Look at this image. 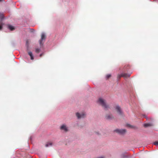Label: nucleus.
<instances>
[{
    "instance_id": "f257e3e1",
    "label": "nucleus",
    "mask_w": 158,
    "mask_h": 158,
    "mask_svg": "<svg viewBox=\"0 0 158 158\" xmlns=\"http://www.w3.org/2000/svg\"><path fill=\"white\" fill-rule=\"evenodd\" d=\"M129 67V65H126L125 66L123 67H121L119 68V69L120 71V72L122 73L119 74H118L117 76V78L119 79L121 77H123L125 78H127L130 77V74H128L127 73H124L128 71Z\"/></svg>"
},
{
    "instance_id": "f03ea898",
    "label": "nucleus",
    "mask_w": 158,
    "mask_h": 158,
    "mask_svg": "<svg viewBox=\"0 0 158 158\" xmlns=\"http://www.w3.org/2000/svg\"><path fill=\"white\" fill-rule=\"evenodd\" d=\"M97 102L105 110H107L110 108L109 105L107 104L106 100L102 98H99L98 99Z\"/></svg>"
},
{
    "instance_id": "7ed1b4c3",
    "label": "nucleus",
    "mask_w": 158,
    "mask_h": 158,
    "mask_svg": "<svg viewBox=\"0 0 158 158\" xmlns=\"http://www.w3.org/2000/svg\"><path fill=\"white\" fill-rule=\"evenodd\" d=\"M76 115L78 119L84 118L85 117L86 114L84 112H77Z\"/></svg>"
},
{
    "instance_id": "20e7f679",
    "label": "nucleus",
    "mask_w": 158,
    "mask_h": 158,
    "mask_svg": "<svg viewBox=\"0 0 158 158\" xmlns=\"http://www.w3.org/2000/svg\"><path fill=\"white\" fill-rule=\"evenodd\" d=\"M114 132H115L120 135H124L126 132V130L125 129H116L114 131Z\"/></svg>"
},
{
    "instance_id": "39448f33",
    "label": "nucleus",
    "mask_w": 158,
    "mask_h": 158,
    "mask_svg": "<svg viewBox=\"0 0 158 158\" xmlns=\"http://www.w3.org/2000/svg\"><path fill=\"white\" fill-rule=\"evenodd\" d=\"M46 39L45 35L44 33H43L41 35V39L39 40L40 45L41 46H43L44 43H42L43 41H45Z\"/></svg>"
},
{
    "instance_id": "423d86ee",
    "label": "nucleus",
    "mask_w": 158,
    "mask_h": 158,
    "mask_svg": "<svg viewBox=\"0 0 158 158\" xmlns=\"http://www.w3.org/2000/svg\"><path fill=\"white\" fill-rule=\"evenodd\" d=\"M115 109L117 113L120 115H122L123 114V111L121 107L118 105L116 106Z\"/></svg>"
},
{
    "instance_id": "0eeeda50",
    "label": "nucleus",
    "mask_w": 158,
    "mask_h": 158,
    "mask_svg": "<svg viewBox=\"0 0 158 158\" xmlns=\"http://www.w3.org/2000/svg\"><path fill=\"white\" fill-rule=\"evenodd\" d=\"M60 129L66 132L68 131V127L64 124H63L60 127Z\"/></svg>"
},
{
    "instance_id": "6e6552de",
    "label": "nucleus",
    "mask_w": 158,
    "mask_h": 158,
    "mask_svg": "<svg viewBox=\"0 0 158 158\" xmlns=\"http://www.w3.org/2000/svg\"><path fill=\"white\" fill-rule=\"evenodd\" d=\"M106 118L108 120H112L113 118V116L112 114H107L106 116Z\"/></svg>"
},
{
    "instance_id": "1a4fd4ad",
    "label": "nucleus",
    "mask_w": 158,
    "mask_h": 158,
    "mask_svg": "<svg viewBox=\"0 0 158 158\" xmlns=\"http://www.w3.org/2000/svg\"><path fill=\"white\" fill-rule=\"evenodd\" d=\"M143 126L145 127H148L152 126L153 124L152 123H146L144 124Z\"/></svg>"
},
{
    "instance_id": "9d476101",
    "label": "nucleus",
    "mask_w": 158,
    "mask_h": 158,
    "mask_svg": "<svg viewBox=\"0 0 158 158\" xmlns=\"http://www.w3.org/2000/svg\"><path fill=\"white\" fill-rule=\"evenodd\" d=\"M8 29L10 30V31H12L15 30L14 27L10 25H8Z\"/></svg>"
},
{
    "instance_id": "9b49d317",
    "label": "nucleus",
    "mask_w": 158,
    "mask_h": 158,
    "mask_svg": "<svg viewBox=\"0 0 158 158\" xmlns=\"http://www.w3.org/2000/svg\"><path fill=\"white\" fill-rule=\"evenodd\" d=\"M28 55L31 57V60H33L34 59V56L33 55L32 53L31 52H28Z\"/></svg>"
},
{
    "instance_id": "f8f14e48",
    "label": "nucleus",
    "mask_w": 158,
    "mask_h": 158,
    "mask_svg": "<svg viewBox=\"0 0 158 158\" xmlns=\"http://www.w3.org/2000/svg\"><path fill=\"white\" fill-rule=\"evenodd\" d=\"M52 143H47L45 145V147H48L50 146H52Z\"/></svg>"
},
{
    "instance_id": "ddd939ff",
    "label": "nucleus",
    "mask_w": 158,
    "mask_h": 158,
    "mask_svg": "<svg viewBox=\"0 0 158 158\" xmlns=\"http://www.w3.org/2000/svg\"><path fill=\"white\" fill-rule=\"evenodd\" d=\"M4 17L3 14L1 13V21L4 19Z\"/></svg>"
},
{
    "instance_id": "4468645a",
    "label": "nucleus",
    "mask_w": 158,
    "mask_h": 158,
    "mask_svg": "<svg viewBox=\"0 0 158 158\" xmlns=\"http://www.w3.org/2000/svg\"><path fill=\"white\" fill-rule=\"evenodd\" d=\"M40 50V49L39 48H36L35 49V52L37 53L39 52Z\"/></svg>"
},
{
    "instance_id": "2eb2a0df",
    "label": "nucleus",
    "mask_w": 158,
    "mask_h": 158,
    "mask_svg": "<svg viewBox=\"0 0 158 158\" xmlns=\"http://www.w3.org/2000/svg\"><path fill=\"white\" fill-rule=\"evenodd\" d=\"M127 126L128 127H130V128H133L134 127V126H132L129 124H127Z\"/></svg>"
},
{
    "instance_id": "dca6fc26",
    "label": "nucleus",
    "mask_w": 158,
    "mask_h": 158,
    "mask_svg": "<svg viewBox=\"0 0 158 158\" xmlns=\"http://www.w3.org/2000/svg\"><path fill=\"white\" fill-rule=\"evenodd\" d=\"M111 75L110 74H108L106 77V79H108L111 77Z\"/></svg>"
},
{
    "instance_id": "f3484780",
    "label": "nucleus",
    "mask_w": 158,
    "mask_h": 158,
    "mask_svg": "<svg viewBox=\"0 0 158 158\" xmlns=\"http://www.w3.org/2000/svg\"><path fill=\"white\" fill-rule=\"evenodd\" d=\"M154 144L155 145L158 146V142H156L154 143Z\"/></svg>"
},
{
    "instance_id": "a211bd4d",
    "label": "nucleus",
    "mask_w": 158,
    "mask_h": 158,
    "mask_svg": "<svg viewBox=\"0 0 158 158\" xmlns=\"http://www.w3.org/2000/svg\"><path fill=\"white\" fill-rule=\"evenodd\" d=\"M95 134L98 135H100V133L99 132L96 131L95 132Z\"/></svg>"
},
{
    "instance_id": "6ab92c4d",
    "label": "nucleus",
    "mask_w": 158,
    "mask_h": 158,
    "mask_svg": "<svg viewBox=\"0 0 158 158\" xmlns=\"http://www.w3.org/2000/svg\"><path fill=\"white\" fill-rule=\"evenodd\" d=\"M143 116L144 118H147V116L145 114L143 115Z\"/></svg>"
},
{
    "instance_id": "aec40b11",
    "label": "nucleus",
    "mask_w": 158,
    "mask_h": 158,
    "mask_svg": "<svg viewBox=\"0 0 158 158\" xmlns=\"http://www.w3.org/2000/svg\"><path fill=\"white\" fill-rule=\"evenodd\" d=\"M31 32H33L34 31V30L33 29H31Z\"/></svg>"
},
{
    "instance_id": "412c9836",
    "label": "nucleus",
    "mask_w": 158,
    "mask_h": 158,
    "mask_svg": "<svg viewBox=\"0 0 158 158\" xmlns=\"http://www.w3.org/2000/svg\"><path fill=\"white\" fill-rule=\"evenodd\" d=\"M43 55V53H41L40 54V57H41Z\"/></svg>"
},
{
    "instance_id": "4be33fe9",
    "label": "nucleus",
    "mask_w": 158,
    "mask_h": 158,
    "mask_svg": "<svg viewBox=\"0 0 158 158\" xmlns=\"http://www.w3.org/2000/svg\"><path fill=\"white\" fill-rule=\"evenodd\" d=\"M127 157V156H124L123 157H124V158H126Z\"/></svg>"
},
{
    "instance_id": "5701e85b",
    "label": "nucleus",
    "mask_w": 158,
    "mask_h": 158,
    "mask_svg": "<svg viewBox=\"0 0 158 158\" xmlns=\"http://www.w3.org/2000/svg\"><path fill=\"white\" fill-rule=\"evenodd\" d=\"M1 27V30L2 29V26L1 25V27Z\"/></svg>"
},
{
    "instance_id": "b1692460",
    "label": "nucleus",
    "mask_w": 158,
    "mask_h": 158,
    "mask_svg": "<svg viewBox=\"0 0 158 158\" xmlns=\"http://www.w3.org/2000/svg\"><path fill=\"white\" fill-rule=\"evenodd\" d=\"M3 1H4V0H1V2Z\"/></svg>"
},
{
    "instance_id": "393cba45",
    "label": "nucleus",
    "mask_w": 158,
    "mask_h": 158,
    "mask_svg": "<svg viewBox=\"0 0 158 158\" xmlns=\"http://www.w3.org/2000/svg\"><path fill=\"white\" fill-rule=\"evenodd\" d=\"M27 42H26V43L27 44Z\"/></svg>"
}]
</instances>
